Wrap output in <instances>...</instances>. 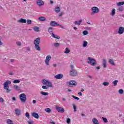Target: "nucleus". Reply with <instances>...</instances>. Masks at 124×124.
I'll list each match as a JSON object with an SVG mask.
<instances>
[{
	"label": "nucleus",
	"mask_w": 124,
	"mask_h": 124,
	"mask_svg": "<svg viewBox=\"0 0 124 124\" xmlns=\"http://www.w3.org/2000/svg\"><path fill=\"white\" fill-rule=\"evenodd\" d=\"M11 84V81L10 80H6L3 84V88L5 90L7 93H9L11 92V89H9V85Z\"/></svg>",
	"instance_id": "obj_1"
},
{
	"label": "nucleus",
	"mask_w": 124,
	"mask_h": 124,
	"mask_svg": "<svg viewBox=\"0 0 124 124\" xmlns=\"http://www.w3.org/2000/svg\"><path fill=\"white\" fill-rule=\"evenodd\" d=\"M40 41H41L40 38L38 37L36 38L33 42V44L35 45L34 48L37 51H40L41 50V48H40V46H39Z\"/></svg>",
	"instance_id": "obj_2"
},
{
	"label": "nucleus",
	"mask_w": 124,
	"mask_h": 124,
	"mask_svg": "<svg viewBox=\"0 0 124 124\" xmlns=\"http://www.w3.org/2000/svg\"><path fill=\"white\" fill-rule=\"evenodd\" d=\"M54 30V28L52 27H49L48 29V31L49 32L50 35H51L52 37H53L54 38H56L57 39H60V36L58 35H56L53 33V30Z\"/></svg>",
	"instance_id": "obj_3"
},
{
	"label": "nucleus",
	"mask_w": 124,
	"mask_h": 124,
	"mask_svg": "<svg viewBox=\"0 0 124 124\" xmlns=\"http://www.w3.org/2000/svg\"><path fill=\"white\" fill-rule=\"evenodd\" d=\"M42 84L43 85H45V86H47L48 88H52L53 85H52V82L49 81V80L46 79H43L42 81Z\"/></svg>",
	"instance_id": "obj_4"
},
{
	"label": "nucleus",
	"mask_w": 124,
	"mask_h": 124,
	"mask_svg": "<svg viewBox=\"0 0 124 124\" xmlns=\"http://www.w3.org/2000/svg\"><path fill=\"white\" fill-rule=\"evenodd\" d=\"M88 60H89V61H87V63L91 64V65H93V66L96 65V60L92 59L91 57H88Z\"/></svg>",
	"instance_id": "obj_5"
},
{
	"label": "nucleus",
	"mask_w": 124,
	"mask_h": 124,
	"mask_svg": "<svg viewBox=\"0 0 124 124\" xmlns=\"http://www.w3.org/2000/svg\"><path fill=\"white\" fill-rule=\"evenodd\" d=\"M67 85H68V87L72 88L77 86V82L75 80H70L68 82H67Z\"/></svg>",
	"instance_id": "obj_6"
},
{
	"label": "nucleus",
	"mask_w": 124,
	"mask_h": 124,
	"mask_svg": "<svg viewBox=\"0 0 124 124\" xmlns=\"http://www.w3.org/2000/svg\"><path fill=\"white\" fill-rule=\"evenodd\" d=\"M19 98L21 102L25 103V102H26V100H27V95H26L25 93H22L19 95Z\"/></svg>",
	"instance_id": "obj_7"
},
{
	"label": "nucleus",
	"mask_w": 124,
	"mask_h": 124,
	"mask_svg": "<svg viewBox=\"0 0 124 124\" xmlns=\"http://www.w3.org/2000/svg\"><path fill=\"white\" fill-rule=\"evenodd\" d=\"M92 12L91 14V15L93 16L95 13H98L99 12V9L97 7H93L91 9Z\"/></svg>",
	"instance_id": "obj_8"
},
{
	"label": "nucleus",
	"mask_w": 124,
	"mask_h": 124,
	"mask_svg": "<svg viewBox=\"0 0 124 124\" xmlns=\"http://www.w3.org/2000/svg\"><path fill=\"white\" fill-rule=\"evenodd\" d=\"M77 71L76 70H72L70 71V75L71 76H77Z\"/></svg>",
	"instance_id": "obj_9"
},
{
	"label": "nucleus",
	"mask_w": 124,
	"mask_h": 124,
	"mask_svg": "<svg viewBox=\"0 0 124 124\" xmlns=\"http://www.w3.org/2000/svg\"><path fill=\"white\" fill-rule=\"evenodd\" d=\"M50 60H51V56L48 55L46 57V59L45 61V62L46 65H49V62H50Z\"/></svg>",
	"instance_id": "obj_10"
},
{
	"label": "nucleus",
	"mask_w": 124,
	"mask_h": 124,
	"mask_svg": "<svg viewBox=\"0 0 124 124\" xmlns=\"http://www.w3.org/2000/svg\"><path fill=\"white\" fill-rule=\"evenodd\" d=\"M56 110L59 113H64V108H63L57 107Z\"/></svg>",
	"instance_id": "obj_11"
},
{
	"label": "nucleus",
	"mask_w": 124,
	"mask_h": 124,
	"mask_svg": "<svg viewBox=\"0 0 124 124\" xmlns=\"http://www.w3.org/2000/svg\"><path fill=\"white\" fill-rule=\"evenodd\" d=\"M124 32V28L122 27H120L119 28L118 33L119 34H123Z\"/></svg>",
	"instance_id": "obj_12"
},
{
	"label": "nucleus",
	"mask_w": 124,
	"mask_h": 124,
	"mask_svg": "<svg viewBox=\"0 0 124 124\" xmlns=\"http://www.w3.org/2000/svg\"><path fill=\"white\" fill-rule=\"evenodd\" d=\"M36 3L38 6H42V5H44V1H43L42 0H37Z\"/></svg>",
	"instance_id": "obj_13"
},
{
	"label": "nucleus",
	"mask_w": 124,
	"mask_h": 124,
	"mask_svg": "<svg viewBox=\"0 0 124 124\" xmlns=\"http://www.w3.org/2000/svg\"><path fill=\"white\" fill-rule=\"evenodd\" d=\"M102 65L104 68H106V67H107V62H106V60L104 59H103Z\"/></svg>",
	"instance_id": "obj_14"
},
{
	"label": "nucleus",
	"mask_w": 124,
	"mask_h": 124,
	"mask_svg": "<svg viewBox=\"0 0 124 124\" xmlns=\"http://www.w3.org/2000/svg\"><path fill=\"white\" fill-rule=\"evenodd\" d=\"M62 77H63V75L62 74H59L55 76V78H56V79H62Z\"/></svg>",
	"instance_id": "obj_15"
},
{
	"label": "nucleus",
	"mask_w": 124,
	"mask_h": 124,
	"mask_svg": "<svg viewBox=\"0 0 124 124\" xmlns=\"http://www.w3.org/2000/svg\"><path fill=\"white\" fill-rule=\"evenodd\" d=\"M15 113L16 115V116H20V115H21V110L20 109L16 108L15 110Z\"/></svg>",
	"instance_id": "obj_16"
},
{
	"label": "nucleus",
	"mask_w": 124,
	"mask_h": 124,
	"mask_svg": "<svg viewBox=\"0 0 124 124\" xmlns=\"http://www.w3.org/2000/svg\"><path fill=\"white\" fill-rule=\"evenodd\" d=\"M32 116L34 118H35V119H38L39 118V115H38V113L36 112H33L32 113Z\"/></svg>",
	"instance_id": "obj_17"
},
{
	"label": "nucleus",
	"mask_w": 124,
	"mask_h": 124,
	"mask_svg": "<svg viewBox=\"0 0 124 124\" xmlns=\"http://www.w3.org/2000/svg\"><path fill=\"white\" fill-rule=\"evenodd\" d=\"M18 23H23V24H26L27 23V20L24 18H21L18 20Z\"/></svg>",
	"instance_id": "obj_18"
},
{
	"label": "nucleus",
	"mask_w": 124,
	"mask_h": 124,
	"mask_svg": "<svg viewBox=\"0 0 124 124\" xmlns=\"http://www.w3.org/2000/svg\"><path fill=\"white\" fill-rule=\"evenodd\" d=\"M92 122L93 124H99L98 120L95 118L93 119Z\"/></svg>",
	"instance_id": "obj_19"
},
{
	"label": "nucleus",
	"mask_w": 124,
	"mask_h": 124,
	"mask_svg": "<svg viewBox=\"0 0 124 124\" xmlns=\"http://www.w3.org/2000/svg\"><path fill=\"white\" fill-rule=\"evenodd\" d=\"M38 20L40 22H45V21H46V18L45 17L40 16L38 18Z\"/></svg>",
	"instance_id": "obj_20"
},
{
	"label": "nucleus",
	"mask_w": 124,
	"mask_h": 124,
	"mask_svg": "<svg viewBox=\"0 0 124 124\" xmlns=\"http://www.w3.org/2000/svg\"><path fill=\"white\" fill-rule=\"evenodd\" d=\"M56 25H57V22L55 21H52L50 22V26H51V27H55L56 26Z\"/></svg>",
	"instance_id": "obj_21"
},
{
	"label": "nucleus",
	"mask_w": 124,
	"mask_h": 124,
	"mask_svg": "<svg viewBox=\"0 0 124 124\" xmlns=\"http://www.w3.org/2000/svg\"><path fill=\"white\" fill-rule=\"evenodd\" d=\"M82 19H80L78 21H76L75 22V25H77V26H80L81 25V23H82Z\"/></svg>",
	"instance_id": "obj_22"
},
{
	"label": "nucleus",
	"mask_w": 124,
	"mask_h": 124,
	"mask_svg": "<svg viewBox=\"0 0 124 124\" xmlns=\"http://www.w3.org/2000/svg\"><path fill=\"white\" fill-rule=\"evenodd\" d=\"M108 62L110 64H111V65H115V62H114V61L112 59L108 60Z\"/></svg>",
	"instance_id": "obj_23"
},
{
	"label": "nucleus",
	"mask_w": 124,
	"mask_h": 124,
	"mask_svg": "<svg viewBox=\"0 0 124 124\" xmlns=\"http://www.w3.org/2000/svg\"><path fill=\"white\" fill-rule=\"evenodd\" d=\"M55 12H56V13H59V12L61 11V8H60V7H55Z\"/></svg>",
	"instance_id": "obj_24"
},
{
	"label": "nucleus",
	"mask_w": 124,
	"mask_h": 124,
	"mask_svg": "<svg viewBox=\"0 0 124 124\" xmlns=\"http://www.w3.org/2000/svg\"><path fill=\"white\" fill-rule=\"evenodd\" d=\"M116 14V9H113L112 10L111 13H110V15H112V16H114Z\"/></svg>",
	"instance_id": "obj_25"
},
{
	"label": "nucleus",
	"mask_w": 124,
	"mask_h": 124,
	"mask_svg": "<svg viewBox=\"0 0 124 124\" xmlns=\"http://www.w3.org/2000/svg\"><path fill=\"white\" fill-rule=\"evenodd\" d=\"M6 123L7 124H13V121L10 119H7Z\"/></svg>",
	"instance_id": "obj_26"
},
{
	"label": "nucleus",
	"mask_w": 124,
	"mask_h": 124,
	"mask_svg": "<svg viewBox=\"0 0 124 124\" xmlns=\"http://www.w3.org/2000/svg\"><path fill=\"white\" fill-rule=\"evenodd\" d=\"M124 1H121L119 2H118L117 4V6H121V5H124Z\"/></svg>",
	"instance_id": "obj_27"
},
{
	"label": "nucleus",
	"mask_w": 124,
	"mask_h": 124,
	"mask_svg": "<svg viewBox=\"0 0 124 124\" xmlns=\"http://www.w3.org/2000/svg\"><path fill=\"white\" fill-rule=\"evenodd\" d=\"M33 30L35 31L38 32L39 31V27H34Z\"/></svg>",
	"instance_id": "obj_28"
},
{
	"label": "nucleus",
	"mask_w": 124,
	"mask_h": 124,
	"mask_svg": "<svg viewBox=\"0 0 124 124\" xmlns=\"http://www.w3.org/2000/svg\"><path fill=\"white\" fill-rule=\"evenodd\" d=\"M69 52H70V50H69V49L68 48V47H66L65 48V51H64V53L65 54H68L69 53Z\"/></svg>",
	"instance_id": "obj_29"
},
{
	"label": "nucleus",
	"mask_w": 124,
	"mask_h": 124,
	"mask_svg": "<svg viewBox=\"0 0 124 124\" xmlns=\"http://www.w3.org/2000/svg\"><path fill=\"white\" fill-rule=\"evenodd\" d=\"M88 45V42L86 41H83V47H85Z\"/></svg>",
	"instance_id": "obj_30"
},
{
	"label": "nucleus",
	"mask_w": 124,
	"mask_h": 124,
	"mask_svg": "<svg viewBox=\"0 0 124 124\" xmlns=\"http://www.w3.org/2000/svg\"><path fill=\"white\" fill-rule=\"evenodd\" d=\"M40 94H42L43 95H45V96L48 95V93L43 92H41Z\"/></svg>",
	"instance_id": "obj_31"
},
{
	"label": "nucleus",
	"mask_w": 124,
	"mask_h": 124,
	"mask_svg": "<svg viewBox=\"0 0 124 124\" xmlns=\"http://www.w3.org/2000/svg\"><path fill=\"white\" fill-rule=\"evenodd\" d=\"M109 82H105L103 83V85L105 86V87H107L108 86H109Z\"/></svg>",
	"instance_id": "obj_32"
},
{
	"label": "nucleus",
	"mask_w": 124,
	"mask_h": 124,
	"mask_svg": "<svg viewBox=\"0 0 124 124\" xmlns=\"http://www.w3.org/2000/svg\"><path fill=\"white\" fill-rule=\"evenodd\" d=\"M102 120L104 121V123H108V120H107V118H105V117H102Z\"/></svg>",
	"instance_id": "obj_33"
},
{
	"label": "nucleus",
	"mask_w": 124,
	"mask_h": 124,
	"mask_svg": "<svg viewBox=\"0 0 124 124\" xmlns=\"http://www.w3.org/2000/svg\"><path fill=\"white\" fill-rule=\"evenodd\" d=\"M45 111H46V112L47 113H50L51 110L50 108H46L45 109Z\"/></svg>",
	"instance_id": "obj_34"
},
{
	"label": "nucleus",
	"mask_w": 124,
	"mask_h": 124,
	"mask_svg": "<svg viewBox=\"0 0 124 124\" xmlns=\"http://www.w3.org/2000/svg\"><path fill=\"white\" fill-rule=\"evenodd\" d=\"M14 84H19L20 83V80L16 79L13 81Z\"/></svg>",
	"instance_id": "obj_35"
},
{
	"label": "nucleus",
	"mask_w": 124,
	"mask_h": 124,
	"mask_svg": "<svg viewBox=\"0 0 124 124\" xmlns=\"http://www.w3.org/2000/svg\"><path fill=\"white\" fill-rule=\"evenodd\" d=\"M54 46L56 47V48L59 47L60 46V43H54Z\"/></svg>",
	"instance_id": "obj_36"
},
{
	"label": "nucleus",
	"mask_w": 124,
	"mask_h": 124,
	"mask_svg": "<svg viewBox=\"0 0 124 124\" xmlns=\"http://www.w3.org/2000/svg\"><path fill=\"white\" fill-rule=\"evenodd\" d=\"M118 93L120 94H123L124 93V90L123 89H120Z\"/></svg>",
	"instance_id": "obj_37"
},
{
	"label": "nucleus",
	"mask_w": 124,
	"mask_h": 124,
	"mask_svg": "<svg viewBox=\"0 0 124 124\" xmlns=\"http://www.w3.org/2000/svg\"><path fill=\"white\" fill-rule=\"evenodd\" d=\"M73 107L74 108V111L76 112V111H77V108H76V106L75 105V104H73Z\"/></svg>",
	"instance_id": "obj_38"
},
{
	"label": "nucleus",
	"mask_w": 124,
	"mask_h": 124,
	"mask_svg": "<svg viewBox=\"0 0 124 124\" xmlns=\"http://www.w3.org/2000/svg\"><path fill=\"white\" fill-rule=\"evenodd\" d=\"M117 84H118V80H115L113 81V86L116 87L117 86Z\"/></svg>",
	"instance_id": "obj_39"
},
{
	"label": "nucleus",
	"mask_w": 124,
	"mask_h": 124,
	"mask_svg": "<svg viewBox=\"0 0 124 124\" xmlns=\"http://www.w3.org/2000/svg\"><path fill=\"white\" fill-rule=\"evenodd\" d=\"M26 22H27L28 25H31V19H28Z\"/></svg>",
	"instance_id": "obj_40"
},
{
	"label": "nucleus",
	"mask_w": 124,
	"mask_h": 124,
	"mask_svg": "<svg viewBox=\"0 0 124 124\" xmlns=\"http://www.w3.org/2000/svg\"><path fill=\"white\" fill-rule=\"evenodd\" d=\"M16 44L17 46H22V43L20 42H16Z\"/></svg>",
	"instance_id": "obj_41"
},
{
	"label": "nucleus",
	"mask_w": 124,
	"mask_h": 124,
	"mask_svg": "<svg viewBox=\"0 0 124 124\" xmlns=\"http://www.w3.org/2000/svg\"><path fill=\"white\" fill-rule=\"evenodd\" d=\"M25 116L28 119H30V113H29V112H26L25 113Z\"/></svg>",
	"instance_id": "obj_42"
},
{
	"label": "nucleus",
	"mask_w": 124,
	"mask_h": 124,
	"mask_svg": "<svg viewBox=\"0 0 124 124\" xmlns=\"http://www.w3.org/2000/svg\"><path fill=\"white\" fill-rule=\"evenodd\" d=\"M82 33L84 35H87V34H88V31H83Z\"/></svg>",
	"instance_id": "obj_43"
},
{
	"label": "nucleus",
	"mask_w": 124,
	"mask_h": 124,
	"mask_svg": "<svg viewBox=\"0 0 124 124\" xmlns=\"http://www.w3.org/2000/svg\"><path fill=\"white\" fill-rule=\"evenodd\" d=\"M42 89H44V90H48V87H47L46 86H44V85L42 86Z\"/></svg>",
	"instance_id": "obj_44"
},
{
	"label": "nucleus",
	"mask_w": 124,
	"mask_h": 124,
	"mask_svg": "<svg viewBox=\"0 0 124 124\" xmlns=\"http://www.w3.org/2000/svg\"><path fill=\"white\" fill-rule=\"evenodd\" d=\"M70 122H71V120L69 118H67V120H66L67 124H70Z\"/></svg>",
	"instance_id": "obj_45"
},
{
	"label": "nucleus",
	"mask_w": 124,
	"mask_h": 124,
	"mask_svg": "<svg viewBox=\"0 0 124 124\" xmlns=\"http://www.w3.org/2000/svg\"><path fill=\"white\" fill-rule=\"evenodd\" d=\"M72 97L75 99H76L77 100H79V99H80L78 97H76L74 95H72Z\"/></svg>",
	"instance_id": "obj_46"
},
{
	"label": "nucleus",
	"mask_w": 124,
	"mask_h": 124,
	"mask_svg": "<svg viewBox=\"0 0 124 124\" xmlns=\"http://www.w3.org/2000/svg\"><path fill=\"white\" fill-rule=\"evenodd\" d=\"M14 89H15V90H17V89H19V86L17 85H14Z\"/></svg>",
	"instance_id": "obj_47"
},
{
	"label": "nucleus",
	"mask_w": 124,
	"mask_h": 124,
	"mask_svg": "<svg viewBox=\"0 0 124 124\" xmlns=\"http://www.w3.org/2000/svg\"><path fill=\"white\" fill-rule=\"evenodd\" d=\"M85 30H86V31H91V28L89 27H86L85 28Z\"/></svg>",
	"instance_id": "obj_48"
},
{
	"label": "nucleus",
	"mask_w": 124,
	"mask_h": 124,
	"mask_svg": "<svg viewBox=\"0 0 124 124\" xmlns=\"http://www.w3.org/2000/svg\"><path fill=\"white\" fill-rule=\"evenodd\" d=\"M28 122V124H33V121H29L27 122Z\"/></svg>",
	"instance_id": "obj_49"
},
{
	"label": "nucleus",
	"mask_w": 124,
	"mask_h": 124,
	"mask_svg": "<svg viewBox=\"0 0 124 124\" xmlns=\"http://www.w3.org/2000/svg\"><path fill=\"white\" fill-rule=\"evenodd\" d=\"M70 67H71V70H75V69H74V65H71Z\"/></svg>",
	"instance_id": "obj_50"
},
{
	"label": "nucleus",
	"mask_w": 124,
	"mask_h": 124,
	"mask_svg": "<svg viewBox=\"0 0 124 124\" xmlns=\"http://www.w3.org/2000/svg\"><path fill=\"white\" fill-rule=\"evenodd\" d=\"M4 101V100L3 99V98H2V97H0V102H2V103H3Z\"/></svg>",
	"instance_id": "obj_51"
},
{
	"label": "nucleus",
	"mask_w": 124,
	"mask_h": 124,
	"mask_svg": "<svg viewBox=\"0 0 124 124\" xmlns=\"http://www.w3.org/2000/svg\"><path fill=\"white\" fill-rule=\"evenodd\" d=\"M119 10L122 12V11H124V9L123 7H121L119 8Z\"/></svg>",
	"instance_id": "obj_52"
},
{
	"label": "nucleus",
	"mask_w": 124,
	"mask_h": 124,
	"mask_svg": "<svg viewBox=\"0 0 124 124\" xmlns=\"http://www.w3.org/2000/svg\"><path fill=\"white\" fill-rule=\"evenodd\" d=\"M78 95H79V96H82V93H81V92H79L78 93Z\"/></svg>",
	"instance_id": "obj_53"
},
{
	"label": "nucleus",
	"mask_w": 124,
	"mask_h": 124,
	"mask_svg": "<svg viewBox=\"0 0 124 124\" xmlns=\"http://www.w3.org/2000/svg\"><path fill=\"white\" fill-rule=\"evenodd\" d=\"M12 100H13L14 101H16V98L15 97H13Z\"/></svg>",
	"instance_id": "obj_54"
},
{
	"label": "nucleus",
	"mask_w": 124,
	"mask_h": 124,
	"mask_svg": "<svg viewBox=\"0 0 124 124\" xmlns=\"http://www.w3.org/2000/svg\"><path fill=\"white\" fill-rule=\"evenodd\" d=\"M1 39L0 38V46L2 45V44H3V43H2V42H1Z\"/></svg>",
	"instance_id": "obj_55"
},
{
	"label": "nucleus",
	"mask_w": 124,
	"mask_h": 124,
	"mask_svg": "<svg viewBox=\"0 0 124 124\" xmlns=\"http://www.w3.org/2000/svg\"><path fill=\"white\" fill-rule=\"evenodd\" d=\"M9 74L10 75H14V74H13V73L12 72H10V73H9Z\"/></svg>",
	"instance_id": "obj_56"
},
{
	"label": "nucleus",
	"mask_w": 124,
	"mask_h": 124,
	"mask_svg": "<svg viewBox=\"0 0 124 124\" xmlns=\"http://www.w3.org/2000/svg\"><path fill=\"white\" fill-rule=\"evenodd\" d=\"M50 4H53V3H54V1L50 0Z\"/></svg>",
	"instance_id": "obj_57"
},
{
	"label": "nucleus",
	"mask_w": 124,
	"mask_h": 124,
	"mask_svg": "<svg viewBox=\"0 0 124 124\" xmlns=\"http://www.w3.org/2000/svg\"><path fill=\"white\" fill-rule=\"evenodd\" d=\"M14 59H11V62H14Z\"/></svg>",
	"instance_id": "obj_58"
},
{
	"label": "nucleus",
	"mask_w": 124,
	"mask_h": 124,
	"mask_svg": "<svg viewBox=\"0 0 124 124\" xmlns=\"http://www.w3.org/2000/svg\"><path fill=\"white\" fill-rule=\"evenodd\" d=\"M33 103H36V100H33Z\"/></svg>",
	"instance_id": "obj_59"
},
{
	"label": "nucleus",
	"mask_w": 124,
	"mask_h": 124,
	"mask_svg": "<svg viewBox=\"0 0 124 124\" xmlns=\"http://www.w3.org/2000/svg\"><path fill=\"white\" fill-rule=\"evenodd\" d=\"M60 28H61V29H64V27H63V26L60 25Z\"/></svg>",
	"instance_id": "obj_60"
},
{
	"label": "nucleus",
	"mask_w": 124,
	"mask_h": 124,
	"mask_svg": "<svg viewBox=\"0 0 124 124\" xmlns=\"http://www.w3.org/2000/svg\"><path fill=\"white\" fill-rule=\"evenodd\" d=\"M50 124H55V122H50Z\"/></svg>",
	"instance_id": "obj_61"
},
{
	"label": "nucleus",
	"mask_w": 124,
	"mask_h": 124,
	"mask_svg": "<svg viewBox=\"0 0 124 124\" xmlns=\"http://www.w3.org/2000/svg\"><path fill=\"white\" fill-rule=\"evenodd\" d=\"M96 69H100V67H96Z\"/></svg>",
	"instance_id": "obj_62"
},
{
	"label": "nucleus",
	"mask_w": 124,
	"mask_h": 124,
	"mask_svg": "<svg viewBox=\"0 0 124 124\" xmlns=\"http://www.w3.org/2000/svg\"><path fill=\"white\" fill-rule=\"evenodd\" d=\"M53 65L54 67H56V66H57V64H53Z\"/></svg>",
	"instance_id": "obj_63"
},
{
	"label": "nucleus",
	"mask_w": 124,
	"mask_h": 124,
	"mask_svg": "<svg viewBox=\"0 0 124 124\" xmlns=\"http://www.w3.org/2000/svg\"><path fill=\"white\" fill-rule=\"evenodd\" d=\"M80 92H84V89H81Z\"/></svg>",
	"instance_id": "obj_64"
}]
</instances>
